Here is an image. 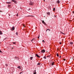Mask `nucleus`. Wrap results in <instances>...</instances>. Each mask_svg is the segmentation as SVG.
<instances>
[{
	"label": "nucleus",
	"mask_w": 74,
	"mask_h": 74,
	"mask_svg": "<svg viewBox=\"0 0 74 74\" xmlns=\"http://www.w3.org/2000/svg\"><path fill=\"white\" fill-rule=\"evenodd\" d=\"M61 33L62 34H64V33H63V32H61Z\"/></svg>",
	"instance_id": "31"
},
{
	"label": "nucleus",
	"mask_w": 74,
	"mask_h": 74,
	"mask_svg": "<svg viewBox=\"0 0 74 74\" xmlns=\"http://www.w3.org/2000/svg\"><path fill=\"white\" fill-rule=\"evenodd\" d=\"M35 55L36 56H37V57H38V58H40V56H38V55L37 54H35Z\"/></svg>",
	"instance_id": "5"
},
{
	"label": "nucleus",
	"mask_w": 74,
	"mask_h": 74,
	"mask_svg": "<svg viewBox=\"0 0 74 74\" xmlns=\"http://www.w3.org/2000/svg\"><path fill=\"white\" fill-rule=\"evenodd\" d=\"M15 58L16 59H17V58H18V57H15Z\"/></svg>",
	"instance_id": "20"
},
{
	"label": "nucleus",
	"mask_w": 74,
	"mask_h": 74,
	"mask_svg": "<svg viewBox=\"0 0 74 74\" xmlns=\"http://www.w3.org/2000/svg\"><path fill=\"white\" fill-rule=\"evenodd\" d=\"M29 4L30 5H33V3L32 2H31H31H30V3Z\"/></svg>",
	"instance_id": "3"
},
{
	"label": "nucleus",
	"mask_w": 74,
	"mask_h": 74,
	"mask_svg": "<svg viewBox=\"0 0 74 74\" xmlns=\"http://www.w3.org/2000/svg\"><path fill=\"white\" fill-rule=\"evenodd\" d=\"M42 23L45 25H47V24H46V23H45L44 22V21H43L42 20Z\"/></svg>",
	"instance_id": "2"
},
{
	"label": "nucleus",
	"mask_w": 74,
	"mask_h": 74,
	"mask_svg": "<svg viewBox=\"0 0 74 74\" xmlns=\"http://www.w3.org/2000/svg\"><path fill=\"white\" fill-rule=\"evenodd\" d=\"M47 58L48 57H50V56H47Z\"/></svg>",
	"instance_id": "26"
},
{
	"label": "nucleus",
	"mask_w": 74,
	"mask_h": 74,
	"mask_svg": "<svg viewBox=\"0 0 74 74\" xmlns=\"http://www.w3.org/2000/svg\"><path fill=\"white\" fill-rule=\"evenodd\" d=\"M43 42H45L44 40H43L42 41Z\"/></svg>",
	"instance_id": "32"
},
{
	"label": "nucleus",
	"mask_w": 74,
	"mask_h": 74,
	"mask_svg": "<svg viewBox=\"0 0 74 74\" xmlns=\"http://www.w3.org/2000/svg\"><path fill=\"white\" fill-rule=\"evenodd\" d=\"M55 8H53V11H55Z\"/></svg>",
	"instance_id": "21"
},
{
	"label": "nucleus",
	"mask_w": 74,
	"mask_h": 74,
	"mask_svg": "<svg viewBox=\"0 0 74 74\" xmlns=\"http://www.w3.org/2000/svg\"><path fill=\"white\" fill-rule=\"evenodd\" d=\"M33 57H31L30 58V60H32L33 59Z\"/></svg>",
	"instance_id": "10"
},
{
	"label": "nucleus",
	"mask_w": 74,
	"mask_h": 74,
	"mask_svg": "<svg viewBox=\"0 0 74 74\" xmlns=\"http://www.w3.org/2000/svg\"><path fill=\"white\" fill-rule=\"evenodd\" d=\"M64 61H65V60H65V59H64Z\"/></svg>",
	"instance_id": "36"
},
{
	"label": "nucleus",
	"mask_w": 74,
	"mask_h": 74,
	"mask_svg": "<svg viewBox=\"0 0 74 74\" xmlns=\"http://www.w3.org/2000/svg\"><path fill=\"white\" fill-rule=\"evenodd\" d=\"M72 59H73V57L72 58Z\"/></svg>",
	"instance_id": "40"
},
{
	"label": "nucleus",
	"mask_w": 74,
	"mask_h": 74,
	"mask_svg": "<svg viewBox=\"0 0 74 74\" xmlns=\"http://www.w3.org/2000/svg\"><path fill=\"white\" fill-rule=\"evenodd\" d=\"M16 16H18V14H17V15H16Z\"/></svg>",
	"instance_id": "30"
},
{
	"label": "nucleus",
	"mask_w": 74,
	"mask_h": 74,
	"mask_svg": "<svg viewBox=\"0 0 74 74\" xmlns=\"http://www.w3.org/2000/svg\"><path fill=\"white\" fill-rule=\"evenodd\" d=\"M5 65H6V66H8V64H5Z\"/></svg>",
	"instance_id": "25"
},
{
	"label": "nucleus",
	"mask_w": 74,
	"mask_h": 74,
	"mask_svg": "<svg viewBox=\"0 0 74 74\" xmlns=\"http://www.w3.org/2000/svg\"><path fill=\"white\" fill-rule=\"evenodd\" d=\"M14 3H17V2L16 1H15V0H14Z\"/></svg>",
	"instance_id": "16"
},
{
	"label": "nucleus",
	"mask_w": 74,
	"mask_h": 74,
	"mask_svg": "<svg viewBox=\"0 0 74 74\" xmlns=\"http://www.w3.org/2000/svg\"><path fill=\"white\" fill-rule=\"evenodd\" d=\"M47 14L48 15H50V12H46Z\"/></svg>",
	"instance_id": "8"
},
{
	"label": "nucleus",
	"mask_w": 74,
	"mask_h": 74,
	"mask_svg": "<svg viewBox=\"0 0 74 74\" xmlns=\"http://www.w3.org/2000/svg\"><path fill=\"white\" fill-rule=\"evenodd\" d=\"M54 64H55V63H54V62H53L51 64L52 66L54 65Z\"/></svg>",
	"instance_id": "14"
},
{
	"label": "nucleus",
	"mask_w": 74,
	"mask_h": 74,
	"mask_svg": "<svg viewBox=\"0 0 74 74\" xmlns=\"http://www.w3.org/2000/svg\"><path fill=\"white\" fill-rule=\"evenodd\" d=\"M47 30H49V31H50V29H47L46 30L47 32Z\"/></svg>",
	"instance_id": "22"
},
{
	"label": "nucleus",
	"mask_w": 74,
	"mask_h": 74,
	"mask_svg": "<svg viewBox=\"0 0 74 74\" xmlns=\"http://www.w3.org/2000/svg\"><path fill=\"white\" fill-rule=\"evenodd\" d=\"M14 49V47L12 48V49Z\"/></svg>",
	"instance_id": "42"
},
{
	"label": "nucleus",
	"mask_w": 74,
	"mask_h": 74,
	"mask_svg": "<svg viewBox=\"0 0 74 74\" xmlns=\"http://www.w3.org/2000/svg\"><path fill=\"white\" fill-rule=\"evenodd\" d=\"M13 44H16V43H15V42H13Z\"/></svg>",
	"instance_id": "29"
},
{
	"label": "nucleus",
	"mask_w": 74,
	"mask_h": 74,
	"mask_svg": "<svg viewBox=\"0 0 74 74\" xmlns=\"http://www.w3.org/2000/svg\"><path fill=\"white\" fill-rule=\"evenodd\" d=\"M40 63H38L37 64V65H40Z\"/></svg>",
	"instance_id": "23"
},
{
	"label": "nucleus",
	"mask_w": 74,
	"mask_h": 74,
	"mask_svg": "<svg viewBox=\"0 0 74 74\" xmlns=\"http://www.w3.org/2000/svg\"><path fill=\"white\" fill-rule=\"evenodd\" d=\"M22 72H20V73L19 74H22Z\"/></svg>",
	"instance_id": "27"
},
{
	"label": "nucleus",
	"mask_w": 74,
	"mask_h": 74,
	"mask_svg": "<svg viewBox=\"0 0 74 74\" xmlns=\"http://www.w3.org/2000/svg\"><path fill=\"white\" fill-rule=\"evenodd\" d=\"M18 68L19 69H21V67L20 66H18Z\"/></svg>",
	"instance_id": "11"
},
{
	"label": "nucleus",
	"mask_w": 74,
	"mask_h": 74,
	"mask_svg": "<svg viewBox=\"0 0 74 74\" xmlns=\"http://www.w3.org/2000/svg\"><path fill=\"white\" fill-rule=\"evenodd\" d=\"M56 3L58 4H59V3H60V1H59V0L57 1V2H56Z\"/></svg>",
	"instance_id": "6"
},
{
	"label": "nucleus",
	"mask_w": 74,
	"mask_h": 74,
	"mask_svg": "<svg viewBox=\"0 0 74 74\" xmlns=\"http://www.w3.org/2000/svg\"><path fill=\"white\" fill-rule=\"evenodd\" d=\"M12 30H14L15 29V27H13L12 28Z\"/></svg>",
	"instance_id": "7"
},
{
	"label": "nucleus",
	"mask_w": 74,
	"mask_h": 74,
	"mask_svg": "<svg viewBox=\"0 0 74 74\" xmlns=\"http://www.w3.org/2000/svg\"><path fill=\"white\" fill-rule=\"evenodd\" d=\"M41 52L42 53H44L45 52V51L44 49H42L41 51Z\"/></svg>",
	"instance_id": "1"
},
{
	"label": "nucleus",
	"mask_w": 74,
	"mask_h": 74,
	"mask_svg": "<svg viewBox=\"0 0 74 74\" xmlns=\"http://www.w3.org/2000/svg\"><path fill=\"white\" fill-rule=\"evenodd\" d=\"M15 0H12V1H13V2H14Z\"/></svg>",
	"instance_id": "28"
},
{
	"label": "nucleus",
	"mask_w": 74,
	"mask_h": 74,
	"mask_svg": "<svg viewBox=\"0 0 74 74\" xmlns=\"http://www.w3.org/2000/svg\"><path fill=\"white\" fill-rule=\"evenodd\" d=\"M54 16L55 18L56 17V16Z\"/></svg>",
	"instance_id": "33"
},
{
	"label": "nucleus",
	"mask_w": 74,
	"mask_h": 74,
	"mask_svg": "<svg viewBox=\"0 0 74 74\" xmlns=\"http://www.w3.org/2000/svg\"><path fill=\"white\" fill-rule=\"evenodd\" d=\"M23 26H24V27H25V25H23Z\"/></svg>",
	"instance_id": "34"
},
{
	"label": "nucleus",
	"mask_w": 74,
	"mask_h": 74,
	"mask_svg": "<svg viewBox=\"0 0 74 74\" xmlns=\"http://www.w3.org/2000/svg\"><path fill=\"white\" fill-rule=\"evenodd\" d=\"M16 35H17V36H18V32H16Z\"/></svg>",
	"instance_id": "19"
},
{
	"label": "nucleus",
	"mask_w": 74,
	"mask_h": 74,
	"mask_svg": "<svg viewBox=\"0 0 74 74\" xmlns=\"http://www.w3.org/2000/svg\"><path fill=\"white\" fill-rule=\"evenodd\" d=\"M33 73L34 74H36V70L34 71Z\"/></svg>",
	"instance_id": "4"
},
{
	"label": "nucleus",
	"mask_w": 74,
	"mask_h": 74,
	"mask_svg": "<svg viewBox=\"0 0 74 74\" xmlns=\"http://www.w3.org/2000/svg\"><path fill=\"white\" fill-rule=\"evenodd\" d=\"M34 40H35V39L34 38L31 41L32 42H33V41H34Z\"/></svg>",
	"instance_id": "9"
},
{
	"label": "nucleus",
	"mask_w": 74,
	"mask_h": 74,
	"mask_svg": "<svg viewBox=\"0 0 74 74\" xmlns=\"http://www.w3.org/2000/svg\"><path fill=\"white\" fill-rule=\"evenodd\" d=\"M0 34H3V33L1 31H0Z\"/></svg>",
	"instance_id": "15"
},
{
	"label": "nucleus",
	"mask_w": 74,
	"mask_h": 74,
	"mask_svg": "<svg viewBox=\"0 0 74 74\" xmlns=\"http://www.w3.org/2000/svg\"><path fill=\"white\" fill-rule=\"evenodd\" d=\"M56 55H57V56H58V57H59V54H58V53H57Z\"/></svg>",
	"instance_id": "17"
},
{
	"label": "nucleus",
	"mask_w": 74,
	"mask_h": 74,
	"mask_svg": "<svg viewBox=\"0 0 74 74\" xmlns=\"http://www.w3.org/2000/svg\"><path fill=\"white\" fill-rule=\"evenodd\" d=\"M10 5H9V6H10Z\"/></svg>",
	"instance_id": "43"
},
{
	"label": "nucleus",
	"mask_w": 74,
	"mask_h": 74,
	"mask_svg": "<svg viewBox=\"0 0 74 74\" xmlns=\"http://www.w3.org/2000/svg\"><path fill=\"white\" fill-rule=\"evenodd\" d=\"M70 44L71 45H73V42H70Z\"/></svg>",
	"instance_id": "13"
},
{
	"label": "nucleus",
	"mask_w": 74,
	"mask_h": 74,
	"mask_svg": "<svg viewBox=\"0 0 74 74\" xmlns=\"http://www.w3.org/2000/svg\"><path fill=\"white\" fill-rule=\"evenodd\" d=\"M73 14H74V12H73Z\"/></svg>",
	"instance_id": "39"
},
{
	"label": "nucleus",
	"mask_w": 74,
	"mask_h": 74,
	"mask_svg": "<svg viewBox=\"0 0 74 74\" xmlns=\"http://www.w3.org/2000/svg\"><path fill=\"white\" fill-rule=\"evenodd\" d=\"M1 50H0V52H2V51H0Z\"/></svg>",
	"instance_id": "37"
},
{
	"label": "nucleus",
	"mask_w": 74,
	"mask_h": 74,
	"mask_svg": "<svg viewBox=\"0 0 74 74\" xmlns=\"http://www.w3.org/2000/svg\"><path fill=\"white\" fill-rule=\"evenodd\" d=\"M6 3L7 4H10V3H11V2H6Z\"/></svg>",
	"instance_id": "12"
},
{
	"label": "nucleus",
	"mask_w": 74,
	"mask_h": 74,
	"mask_svg": "<svg viewBox=\"0 0 74 74\" xmlns=\"http://www.w3.org/2000/svg\"><path fill=\"white\" fill-rule=\"evenodd\" d=\"M40 38V35H39V36L38 37V38Z\"/></svg>",
	"instance_id": "24"
},
{
	"label": "nucleus",
	"mask_w": 74,
	"mask_h": 74,
	"mask_svg": "<svg viewBox=\"0 0 74 74\" xmlns=\"http://www.w3.org/2000/svg\"><path fill=\"white\" fill-rule=\"evenodd\" d=\"M60 44H62V42H60Z\"/></svg>",
	"instance_id": "35"
},
{
	"label": "nucleus",
	"mask_w": 74,
	"mask_h": 74,
	"mask_svg": "<svg viewBox=\"0 0 74 74\" xmlns=\"http://www.w3.org/2000/svg\"><path fill=\"white\" fill-rule=\"evenodd\" d=\"M43 58L44 59H47V57H45V56H44V57Z\"/></svg>",
	"instance_id": "18"
},
{
	"label": "nucleus",
	"mask_w": 74,
	"mask_h": 74,
	"mask_svg": "<svg viewBox=\"0 0 74 74\" xmlns=\"http://www.w3.org/2000/svg\"><path fill=\"white\" fill-rule=\"evenodd\" d=\"M44 1H45V0H43Z\"/></svg>",
	"instance_id": "41"
},
{
	"label": "nucleus",
	"mask_w": 74,
	"mask_h": 74,
	"mask_svg": "<svg viewBox=\"0 0 74 74\" xmlns=\"http://www.w3.org/2000/svg\"><path fill=\"white\" fill-rule=\"evenodd\" d=\"M60 58H61V56H60Z\"/></svg>",
	"instance_id": "38"
}]
</instances>
